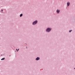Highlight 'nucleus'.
I'll return each mask as SVG.
<instances>
[{
    "label": "nucleus",
    "instance_id": "nucleus-1",
    "mask_svg": "<svg viewBox=\"0 0 75 75\" xmlns=\"http://www.w3.org/2000/svg\"><path fill=\"white\" fill-rule=\"evenodd\" d=\"M51 28H48L46 31L47 32V33H49V32H50L51 31Z\"/></svg>",
    "mask_w": 75,
    "mask_h": 75
},
{
    "label": "nucleus",
    "instance_id": "nucleus-2",
    "mask_svg": "<svg viewBox=\"0 0 75 75\" xmlns=\"http://www.w3.org/2000/svg\"><path fill=\"white\" fill-rule=\"evenodd\" d=\"M38 23V21H34L32 23L33 25H35Z\"/></svg>",
    "mask_w": 75,
    "mask_h": 75
},
{
    "label": "nucleus",
    "instance_id": "nucleus-3",
    "mask_svg": "<svg viewBox=\"0 0 75 75\" xmlns=\"http://www.w3.org/2000/svg\"><path fill=\"white\" fill-rule=\"evenodd\" d=\"M67 7H69V5H70V3L68 2L67 3Z\"/></svg>",
    "mask_w": 75,
    "mask_h": 75
},
{
    "label": "nucleus",
    "instance_id": "nucleus-4",
    "mask_svg": "<svg viewBox=\"0 0 75 75\" xmlns=\"http://www.w3.org/2000/svg\"><path fill=\"white\" fill-rule=\"evenodd\" d=\"M57 14H58L59 12H60V10H57Z\"/></svg>",
    "mask_w": 75,
    "mask_h": 75
},
{
    "label": "nucleus",
    "instance_id": "nucleus-5",
    "mask_svg": "<svg viewBox=\"0 0 75 75\" xmlns=\"http://www.w3.org/2000/svg\"><path fill=\"white\" fill-rule=\"evenodd\" d=\"M40 59V57H38L36 58L35 59L36 61H38V60H39Z\"/></svg>",
    "mask_w": 75,
    "mask_h": 75
},
{
    "label": "nucleus",
    "instance_id": "nucleus-6",
    "mask_svg": "<svg viewBox=\"0 0 75 75\" xmlns=\"http://www.w3.org/2000/svg\"><path fill=\"white\" fill-rule=\"evenodd\" d=\"M5 59V58H2L1 59V60H4V59Z\"/></svg>",
    "mask_w": 75,
    "mask_h": 75
},
{
    "label": "nucleus",
    "instance_id": "nucleus-7",
    "mask_svg": "<svg viewBox=\"0 0 75 75\" xmlns=\"http://www.w3.org/2000/svg\"><path fill=\"white\" fill-rule=\"evenodd\" d=\"M22 16H23V14H21L20 15V17H22Z\"/></svg>",
    "mask_w": 75,
    "mask_h": 75
},
{
    "label": "nucleus",
    "instance_id": "nucleus-8",
    "mask_svg": "<svg viewBox=\"0 0 75 75\" xmlns=\"http://www.w3.org/2000/svg\"><path fill=\"white\" fill-rule=\"evenodd\" d=\"M71 31H72V30H70L69 31V33H71Z\"/></svg>",
    "mask_w": 75,
    "mask_h": 75
},
{
    "label": "nucleus",
    "instance_id": "nucleus-9",
    "mask_svg": "<svg viewBox=\"0 0 75 75\" xmlns=\"http://www.w3.org/2000/svg\"><path fill=\"white\" fill-rule=\"evenodd\" d=\"M1 11H3V9H2Z\"/></svg>",
    "mask_w": 75,
    "mask_h": 75
},
{
    "label": "nucleus",
    "instance_id": "nucleus-10",
    "mask_svg": "<svg viewBox=\"0 0 75 75\" xmlns=\"http://www.w3.org/2000/svg\"><path fill=\"white\" fill-rule=\"evenodd\" d=\"M18 50H19V49H18V50H17V51H18Z\"/></svg>",
    "mask_w": 75,
    "mask_h": 75
},
{
    "label": "nucleus",
    "instance_id": "nucleus-11",
    "mask_svg": "<svg viewBox=\"0 0 75 75\" xmlns=\"http://www.w3.org/2000/svg\"><path fill=\"white\" fill-rule=\"evenodd\" d=\"M16 50H17V49H16Z\"/></svg>",
    "mask_w": 75,
    "mask_h": 75
},
{
    "label": "nucleus",
    "instance_id": "nucleus-12",
    "mask_svg": "<svg viewBox=\"0 0 75 75\" xmlns=\"http://www.w3.org/2000/svg\"><path fill=\"white\" fill-rule=\"evenodd\" d=\"M74 69H75V68H74Z\"/></svg>",
    "mask_w": 75,
    "mask_h": 75
}]
</instances>
